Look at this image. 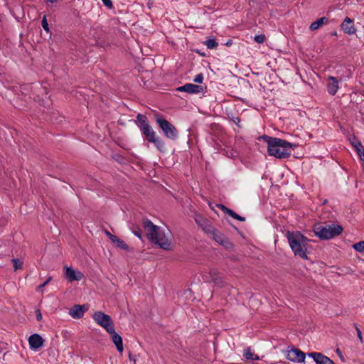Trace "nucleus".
I'll return each instance as SVG.
<instances>
[{
	"label": "nucleus",
	"mask_w": 364,
	"mask_h": 364,
	"mask_svg": "<svg viewBox=\"0 0 364 364\" xmlns=\"http://www.w3.org/2000/svg\"><path fill=\"white\" fill-rule=\"evenodd\" d=\"M264 139L267 144V151L270 156L278 159H286L291 155L290 149L296 145L279 138L264 136Z\"/></svg>",
	"instance_id": "1"
},
{
	"label": "nucleus",
	"mask_w": 364,
	"mask_h": 364,
	"mask_svg": "<svg viewBox=\"0 0 364 364\" xmlns=\"http://www.w3.org/2000/svg\"><path fill=\"white\" fill-rule=\"evenodd\" d=\"M286 236L294 255L304 259H308L306 252L309 240L298 231L291 232L288 230Z\"/></svg>",
	"instance_id": "2"
},
{
	"label": "nucleus",
	"mask_w": 364,
	"mask_h": 364,
	"mask_svg": "<svg viewBox=\"0 0 364 364\" xmlns=\"http://www.w3.org/2000/svg\"><path fill=\"white\" fill-rule=\"evenodd\" d=\"M138 122V127L147 141L153 143L156 149L160 151H164L165 144L164 141L156 134V132L152 129L151 126L147 119V117L141 114H138L136 116Z\"/></svg>",
	"instance_id": "3"
},
{
	"label": "nucleus",
	"mask_w": 364,
	"mask_h": 364,
	"mask_svg": "<svg viewBox=\"0 0 364 364\" xmlns=\"http://www.w3.org/2000/svg\"><path fill=\"white\" fill-rule=\"evenodd\" d=\"M314 234L321 240H326L339 235L343 228L337 224L316 223L313 227Z\"/></svg>",
	"instance_id": "4"
},
{
	"label": "nucleus",
	"mask_w": 364,
	"mask_h": 364,
	"mask_svg": "<svg viewBox=\"0 0 364 364\" xmlns=\"http://www.w3.org/2000/svg\"><path fill=\"white\" fill-rule=\"evenodd\" d=\"M170 235L171 231L168 229H164L159 226L158 229L151 232L148 237L153 244L163 250H171Z\"/></svg>",
	"instance_id": "5"
},
{
	"label": "nucleus",
	"mask_w": 364,
	"mask_h": 364,
	"mask_svg": "<svg viewBox=\"0 0 364 364\" xmlns=\"http://www.w3.org/2000/svg\"><path fill=\"white\" fill-rule=\"evenodd\" d=\"M156 123L166 138L174 141L178 136V132L173 124L166 120L161 114L154 115Z\"/></svg>",
	"instance_id": "6"
},
{
	"label": "nucleus",
	"mask_w": 364,
	"mask_h": 364,
	"mask_svg": "<svg viewBox=\"0 0 364 364\" xmlns=\"http://www.w3.org/2000/svg\"><path fill=\"white\" fill-rule=\"evenodd\" d=\"M94 321L100 326L103 327L107 332L114 328L111 316L102 311H95L92 316Z\"/></svg>",
	"instance_id": "7"
},
{
	"label": "nucleus",
	"mask_w": 364,
	"mask_h": 364,
	"mask_svg": "<svg viewBox=\"0 0 364 364\" xmlns=\"http://www.w3.org/2000/svg\"><path fill=\"white\" fill-rule=\"evenodd\" d=\"M203 279L205 282H213L219 288H223L227 285V282L216 269H210L208 274L203 275Z\"/></svg>",
	"instance_id": "8"
},
{
	"label": "nucleus",
	"mask_w": 364,
	"mask_h": 364,
	"mask_svg": "<svg viewBox=\"0 0 364 364\" xmlns=\"http://www.w3.org/2000/svg\"><path fill=\"white\" fill-rule=\"evenodd\" d=\"M194 220L196 224L207 234H210L212 235L217 230L213 226L210 220L198 213H195Z\"/></svg>",
	"instance_id": "9"
},
{
	"label": "nucleus",
	"mask_w": 364,
	"mask_h": 364,
	"mask_svg": "<svg viewBox=\"0 0 364 364\" xmlns=\"http://www.w3.org/2000/svg\"><path fill=\"white\" fill-rule=\"evenodd\" d=\"M286 358L294 363L304 362L306 354L301 350L292 346L290 350L286 351Z\"/></svg>",
	"instance_id": "10"
},
{
	"label": "nucleus",
	"mask_w": 364,
	"mask_h": 364,
	"mask_svg": "<svg viewBox=\"0 0 364 364\" xmlns=\"http://www.w3.org/2000/svg\"><path fill=\"white\" fill-rule=\"evenodd\" d=\"M212 237L216 242L222 245L225 249L228 250H233V243L230 242L228 237L221 233L219 230H216L212 235Z\"/></svg>",
	"instance_id": "11"
},
{
	"label": "nucleus",
	"mask_w": 364,
	"mask_h": 364,
	"mask_svg": "<svg viewBox=\"0 0 364 364\" xmlns=\"http://www.w3.org/2000/svg\"><path fill=\"white\" fill-rule=\"evenodd\" d=\"M88 310V305L84 304V305H79L75 304L72 308H70L69 311V314L75 319L81 318L83 316L85 311Z\"/></svg>",
	"instance_id": "12"
},
{
	"label": "nucleus",
	"mask_w": 364,
	"mask_h": 364,
	"mask_svg": "<svg viewBox=\"0 0 364 364\" xmlns=\"http://www.w3.org/2000/svg\"><path fill=\"white\" fill-rule=\"evenodd\" d=\"M308 355L312 358L316 364H335L332 360L321 353L311 352Z\"/></svg>",
	"instance_id": "13"
},
{
	"label": "nucleus",
	"mask_w": 364,
	"mask_h": 364,
	"mask_svg": "<svg viewBox=\"0 0 364 364\" xmlns=\"http://www.w3.org/2000/svg\"><path fill=\"white\" fill-rule=\"evenodd\" d=\"M44 340L37 333L32 334L28 338V343L31 349L38 350L43 345Z\"/></svg>",
	"instance_id": "14"
},
{
	"label": "nucleus",
	"mask_w": 364,
	"mask_h": 364,
	"mask_svg": "<svg viewBox=\"0 0 364 364\" xmlns=\"http://www.w3.org/2000/svg\"><path fill=\"white\" fill-rule=\"evenodd\" d=\"M341 27L343 32L348 35H353L356 32V28L354 26L353 21L349 17L345 18L344 21L341 25Z\"/></svg>",
	"instance_id": "15"
},
{
	"label": "nucleus",
	"mask_w": 364,
	"mask_h": 364,
	"mask_svg": "<svg viewBox=\"0 0 364 364\" xmlns=\"http://www.w3.org/2000/svg\"><path fill=\"white\" fill-rule=\"evenodd\" d=\"M65 277L69 282L80 281L82 279L83 274L80 272H77L72 267H65Z\"/></svg>",
	"instance_id": "16"
},
{
	"label": "nucleus",
	"mask_w": 364,
	"mask_h": 364,
	"mask_svg": "<svg viewBox=\"0 0 364 364\" xmlns=\"http://www.w3.org/2000/svg\"><path fill=\"white\" fill-rule=\"evenodd\" d=\"M107 333H109L110 337L112 340V342L114 343V345L117 348V350L119 353H122L124 350V348H123L122 338L120 336V335H119L117 333L115 332L114 328H113L112 331L111 330L108 331Z\"/></svg>",
	"instance_id": "17"
},
{
	"label": "nucleus",
	"mask_w": 364,
	"mask_h": 364,
	"mask_svg": "<svg viewBox=\"0 0 364 364\" xmlns=\"http://www.w3.org/2000/svg\"><path fill=\"white\" fill-rule=\"evenodd\" d=\"M338 89V80L333 76H329L328 77V82H327L328 92L331 95H335L336 93L337 92Z\"/></svg>",
	"instance_id": "18"
},
{
	"label": "nucleus",
	"mask_w": 364,
	"mask_h": 364,
	"mask_svg": "<svg viewBox=\"0 0 364 364\" xmlns=\"http://www.w3.org/2000/svg\"><path fill=\"white\" fill-rule=\"evenodd\" d=\"M350 141L359 155L360 160L364 161V148L363 147L361 142L355 136L350 138Z\"/></svg>",
	"instance_id": "19"
},
{
	"label": "nucleus",
	"mask_w": 364,
	"mask_h": 364,
	"mask_svg": "<svg viewBox=\"0 0 364 364\" xmlns=\"http://www.w3.org/2000/svg\"><path fill=\"white\" fill-rule=\"evenodd\" d=\"M142 225L144 230L147 232L146 235L149 237L151 232L158 229L157 225H154L150 220L147 218L142 219Z\"/></svg>",
	"instance_id": "20"
},
{
	"label": "nucleus",
	"mask_w": 364,
	"mask_h": 364,
	"mask_svg": "<svg viewBox=\"0 0 364 364\" xmlns=\"http://www.w3.org/2000/svg\"><path fill=\"white\" fill-rule=\"evenodd\" d=\"M203 87L195 84L186 83V92L189 94H196L203 92Z\"/></svg>",
	"instance_id": "21"
},
{
	"label": "nucleus",
	"mask_w": 364,
	"mask_h": 364,
	"mask_svg": "<svg viewBox=\"0 0 364 364\" xmlns=\"http://www.w3.org/2000/svg\"><path fill=\"white\" fill-rule=\"evenodd\" d=\"M328 18L326 17L320 18L317 19L316 21H314L313 23H311L309 28L311 31L317 30L322 25H323L324 23H326L328 22Z\"/></svg>",
	"instance_id": "22"
},
{
	"label": "nucleus",
	"mask_w": 364,
	"mask_h": 364,
	"mask_svg": "<svg viewBox=\"0 0 364 364\" xmlns=\"http://www.w3.org/2000/svg\"><path fill=\"white\" fill-rule=\"evenodd\" d=\"M244 356L247 360H258L259 358L257 355L254 354L252 352L251 348L248 347L244 353Z\"/></svg>",
	"instance_id": "23"
},
{
	"label": "nucleus",
	"mask_w": 364,
	"mask_h": 364,
	"mask_svg": "<svg viewBox=\"0 0 364 364\" xmlns=\"http://www.w3.org/2000/svg\"><path fill=\"white\" fill-rule=\"evenodd\" d=\"M113 243H114L116 245V247H117L120 249H122L124 250L128 251L129 249V246L122 240L119 239V237H117V240H115Z\"/></svg>",
	"instance_id": "24"
},
{
	"label": "nucleus",
	"mask_w": 364,
	"mask_h": 364,
	"mask_svg": "<svg viewBox=\"0 0 364 364\" xmlns=\"http://www.w3.org/2000/svg\"><path fill=\"white\" fill-rule=\"evenodd\" d=\"M205 45L207 46L208 48L209 49H214L216 48L218 46V43L216 42V41L213 38H209L205 41Z\"/></svg>",
	"instance_id": "25"
},
{
	"label": "nucleus",
	"mask_w": 364,
	"mask_h": 364,
	"mask_svg": "<svg viewBox=\"0 0 364 364\" xmlns=\"http://www.w3.org/2000/svg\"><path fill=\"white\" fill-rule=\"evenodd\" d=\"M132 232L139 239L142 238V232L139 226L137 225H133L131 228Z\"/></svg>",
	"instance_id": "26"
},
{
	"label": "nucleus",
	"mask_w": 364,
	"mask_h": 364,
	"mask_svg": "<svg viewBox=\"0 0 364 364\" xmlns=\"http://www.w3.org/2000/svg\"><path fill=\"white\" fill-rule=\"evenodd\" d=\"M353 247L359 252L364 255V241L359 242L353 245Z\"/></svg>",
	"instance_id": "27"
},
{
	"label": "nucleus",
	"mask_w": 364,
	"mask_h": 364,
	"mask_svg": "<svg viewBox=\"0 0 364 364\" xmlns=\"http://www.w3.org/2000/svg\"><path fill=\"white\" fill-rule=\"evenodd\" d=\"M12 262L14 264V267L15 270L21 269L23 267V262L20 261L18 259L14 258L12 259Z\"/></svg>",
	"instance_id": "28"
},
{
	"label": "nucleus",
	"mask_w": 364,
	"mask_h": 364,
	"mask_svg": "<svg viewBox=\"0 0 364 364\" xmlns=\"http://www.w3.org/2000/svg\"><path fill=\"white\" fill-rule=\"evenodd\" d=\"M254 40L258 43H262L265 41V36L262 34L256 35L254 38Z\"/></svg>",
	"instance_id": "29"
},
{
	"label": "nucleus",
	"mask_w": 364,
	"mask_h": 364,
	"mask_svg": "<svg viewBox=\"0 0 364 364\" xmlns=\"http://www.w3.org/2000/svg\"><path fill=\"white\" fill-rule=\"evenodd\" d=\"M42 27L46 32H49V26L46 19V16H44L41 21Z\"/></svg>",
	"instance_id": "30"
},
{
	"label": "nucleus",
	"mask_w": 364,
	"mask_h": 364,
	"mask_svg": "<svg viewBox=\"0 0 364 364\" xmlns=\"http://www.w3.org/2000/svg\"><path fill=\"white\" fill-rule=\"evenodd\" d=\"M203 80V75L202 73H200L197 75L195 78L193 79V82L196 83H202Z\"/></svg>",
	"instance_id": "31"
},
{
	"label": "nucleus",
	"mask_w": 364,
	"mask_h": 364,
	"mask_svg": "<svg viewBox=\"0 0 364 364\" xmlns=\"http://www.w3.org/2000/svg\"><path fill=\"white\" fill-rule=\"evenodd\" d=\"M231 217L233 218L234 219H236V220L242 221V222L245 221V217H242V216L239 215L238 214H237L235 212H233V213L232 214Z\"/></svg>",
	"instance_id": "32"
},
{
	"label": "nucleus",
	"mask_w": 364,
	"mask_h": 364,
	"mask_svg": "<svg viewBox=\"0 0 364 364\" xmlns=\"http://www.w3.org/2000/svg\"><path fill=\"white\" fill-rule=\"evenodd\" d=\"M105 234L110 239V240L114 242L115 240H117V236L114 235H112L109 232H108L107 230H105Z\"/></svg>",
	"instance_id": "33"
},
{
	"label": "nucleus",
	"mask_w": 364,
	"mask_h": 364,
	"mask_svg": "<svg viewBox=\"0 0 364 364\" xmlns=\"http://www.w3.org/2000/svg\"><path fill=\"white\" fill-rule=\"evenodd\" d=\"M105 6H106L109 9L113 8L112 1L111 0H102Z\"/></svg>",
	"instance_id": "34"
},
{
	"label": "nucleus",
	"mask_w": 364,
	"mask_h": 364,
	"mask_svg": "<svg viewBox=\"0 0 364 364\" xmlns=\"http://www.w3.org/2000/svg\"><path fill=\"white\" fill-rule=\"evenodd\" d=\"M355 330H356L358 338H359L360 341L361 343H363V336H362L361 331L356 326L355 324Z\"/></svg>",
	"instance_id": "35"
},
{
	"label": "nucleus",
	"mask_w": 364,
	"mask_h": 364,
	"mask_svg": "<svg viewBox=\"0 0 364 364\" xmlns=\"http://www.w3.org/2000/svg\"><path fill=\"white\" fill-rule=\"evenodd\" d=\"M223 212L225 214H227V215L231 216L234 211L225 206Z\"/></svg>",
	"instance_id": "36"
},
{
	"label": "nucleus",
	"mask_w": 364,
	"mask_h": 364,
	"mask_svg": "<svg viewBox=\"0 0 364 364\" xmlns=\"http://www.w3.org/2000/svg\"><path fill=\"white\" fill-rule=\"evenodd\" d=\"M223 212L225 214H227V215L231 216L234 211L225 206Z\"/></svg>",
	"instance_id": "37"
},
{
	"label": "nucleus",
	"mask_w": 364,
	"mask_h": 364,
	"mask_svg": "<svg viewBox=\"0 0 364 364\" xmlns=\"http://www.w3.org/2000/svg\"><path fill=\"white\" fill-rule=\"evenodd\" d=\"M223 212L225 214H227V215L231 216L234 211L225 206Z\"/></svg>",
	"instance_id": "38"
},
{
	"label": "nucleus",
	"mask_w": 364,
	"mask_h": 364,
	"mask_svg": "<svg viewBox=\"0 0 364 364\" xmlns=\"http://www.w3.org/2000/svg\"><path fill=\"white\" fill-rule=\"evenodd\" d=\"M223 212L225 214H227V215L231 216L234 211L225 206Z\"/></svg>",
	"instance_id": "39"
},
{
	"label": "nucleus",
	"mask_w": 364,
	"mask_h": 364,
	"mask_svg": "<svg viewBox=\"0 0 364 364\" xmlns=\"http://www.w3.org/2000/svg\"><path fill=\"white\" fill-rule=\"evenodd\" d=\"M36 319L38 321H41L42 319V314L41 313V311L39 309L36 310Z\"/></svg>",
	"instance_id": "40"
},
{
	"label": "nucleus",
	"mask_w": 364,
	"mask_h": 364,
	"mask_svg": "<svg viewBox=\"0 0 364 364\" xmlns=\"http://www.w3.org/2000/svg\"><path fill=\"white\" fill-rule=\"evenodd\" d=\"M176 90L179 92H186V84L178 87Z\"/></svg>",
	"instance_id": "41"
},
{
	"label": "nucleus",
	"mask_w": 364,
	"mask_h": 364,
	"mask_svg": "<svg viewBox=\"0 0 364 364\" xmlns=\"http://www.w3.org/2000/svg\"><path fill=\"white\" fill-rule=\"evenodd\" d=\"M52 277H49L47 279L46 282H44L41 285L38 287L39 289L44 287L50 280Z\"/></svg>",
	"instance_id": "42"
},
{
	"label": "nucleus",
	"mask_w": 364,
	"mask_h": 364,
	"mask_svg": "<svg viewBox=\"0 0 364 364\" xmlns=\"http://www.w3.org/2000/svg\"><path fill=\"white\" fill-rule=\"evenodd\" d=\"M237 125L239 126V123L240 122V119L239 117H232L231 119Z\"/></svg>",
	"instance_id": "43"
},
{
	"label": "nucleus",
	"mask_w": 364,
	"mask_h": 364,
	"mask_svg": "<svg viewBox=\"0 0 364 364\" xmlns=\"http://www.w3.org/2000/svg\"><path fill=\"white\" fill-rule=\"evenodd\" d=\"M336 353H337V354L339 355L340 358H341L342 360H344L343 356L342 353H341V350H340L339 348H337V349H336Z\"/></svg>",
	"instance_id": "44"
},
{
	"label": "nucleus",
	"mask_w": 364,
	"mask_h": 364,
	"mask_svg": "<svg viewBox=\"0 0 364 364\" xmlns=\"http://www.w3.org/2000/svg\"><path fill=\"white\" fill-rule=\"evenodd\" d=\"M216 206H217L218 208H220L221 210H223H223H224V208H225V205H223V204H216Z\"/></svg>",
	"instance_id": "45"
},
{
	"label": "nucleus",
	"mask_w": 364,
	"mask_h": 364,
	"mask_svg": "<svg viewBox=\"0 0 364 364\" xmlns=\"http://www.w3.org/2000/svg\"><path fill=\"white\" fill-rule=\"evenodd\" d=\"M232 44V40H229L228 41H227V43H225V45L227 46H230Z\"/></svg>",
	"instance_id": "46"
},
{
	"label": "nucleus",
	"mask_w": 364,
	"mask_h": 364,
	"mask_svg": "<svg viewBox=\"0 0 364 364\" xmlns=\"http://www.w3.org/2000/svg\"><path fill=\"white\" fill-rule=\"evenodd\" d=\"M48 1L50 2V3H55L57 1V0H47Z\"/></svg>",
	"instance_id": "47"
},
{
	"label": "nucleus",
	"mask_w": 364,
	"mask_h": 364,
	"mask_svg": "<svg viewBox=\"0 0 364 364\" xmlns=\"http://www.w3.org/2000/svg\"><path fill=\"white\" fill-rule=\"evenodd\" d=\"M197 53H198L200 55H203V56H204V55H205V54H204V53H203V52H200H200L197 51Z\"/></svg>",
	"instance_id": "48"
},
{
	"label": "nucleus",
	"mask_w": 364,
	"mask_h": 364,
	"mask_svg": "<svg viewBox=\"0 0 364 364\" xmlns=\"http://www.w3.org/2000/svg\"><path fill=\"white\" fill-rule=\"evenodd\" d=\"M333 35L334 36H336V32H334L333 33H332Z\"/></svg>",
	"instance_id": "49"
}]
</instances>
